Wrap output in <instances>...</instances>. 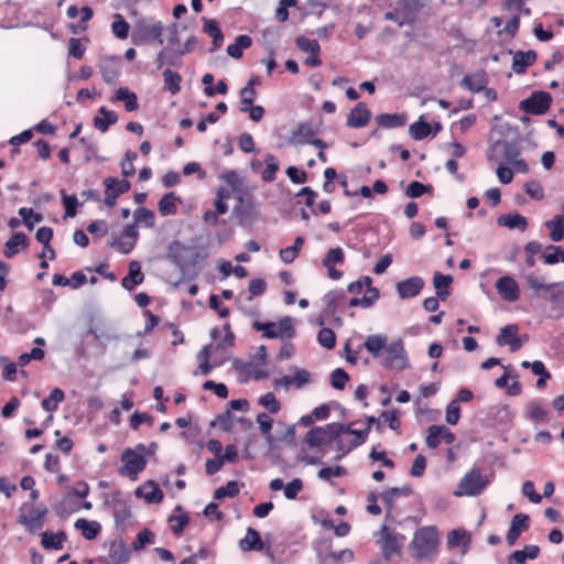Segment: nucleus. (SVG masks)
<instances>
[{
  "instance_id": "1",
  "label": "nucleus",
  "mask_w": 564,
  "mask_h": 564,
  "mask_svg": "<svg viewBox=\"0 0 564 564\" xmlns=\"http://www.w3.org/2000/svg\"><path fill=\"white\" fill-rule=\"evenodd\" d=\"M207 257V253L200 251L195 246H185L175 240L169 245L166 259L175 264L183 275L196 276L202 267L200 261Z\"/></svg>"
},
{
  "instance_id": "2",
  "label": "nucleus",
  "mask_w": 564,
  "mask_h": 564,
  "mask_svg": "<svg viewBox=\"0 0 564 564\" xmlns=\"http://www.w3.org/2000/svg\"><path fill=\"white\" fill-rule=\"evenodd\" d=\"M440 544V532L435 525H426L416 530L409 545L412 557L425 560L433 556Z\"/></svg>"
},
{
  "instance_id": "3",
  "label": "nucleus",
  "mask_w": 564,
  "mask_h": 564,
  "mask_svg": "<svg viewBox=\"0 0 564 564\" xmlns=\"http://www.w3.org/2000/svg\"><path fill=\"white\" fill-rule=\"evenodd\" d=\"M489 480L486 479L480 468H473L460 479L458 488L454 491V496H478L488 486Z\"/></svg>"
},
{
  "instance_id": "4",
  "label": "nucleus",
  "mask_w": 564,
  "mask_h": 564,
  "mask_svg": "<svg viewBox=\"0 0 564 564\" xmlns=\"http://www.w3.org/2000/svg\"><path fill=\"white\" fill-rule=\"evenodd\" d=\"M386 356L381 360V365L387 369L403 370L410 367L406 351L403 347L402 339H397L387 345Z\"/></svg>"
},
{
  "instance_id": "5",
  "label": "nucleus",
  "mask_w": 564,
  "mask_h": 564,
  "mask_svg": "<svg viewBox=\"0 0 564 564\" xmlns=\"http://www.w3.org/2000/svg\"><path fill=\"white\" fill-rule=\"evenodd\" d=\"M377 544L381 549L382 556L390 560L394 554L400 552L401 542L404 536L394 532L387 525H382L380 531L376 533Z\"/></svg>"
},
{
  "instance_id": "6",
  "label": "nucleus",
  "mask_w": 564,
  "mask_h": 564,
  "mask_svg": "<svg viewBox=\"0 0 564 564\" xmlns=\"http://www.w3.org/2000/svg\"><path fill=\"white\" fill-rule=\"evenodd\" d=\"M121 460L123 466L119 469V474L122 476H129L132 480H135L138 475L144 470L147 466L145 458L131 448H126L122 452Z\"/></svg>"
},
{
  "instance_id": "7",
  "label": "nucleus",
  "mask_w": 564,
  "mask_h": 564,
  "mask_svg": "<svg viewBox=\"0 0 564 564\" xmlns=\"http://www.w3.org/2000/svg\"><path fill=\"white\" fill-rule=\"evenodd\" d=\"M551 95L545 91H534L532 95L523 99L519 108L530 115H543L545 113L551 106Z\"/></svg>"
},
{
  "instance_id": "8",
  "label": "nucleus",
  "mask_w": 564,
  "mask_h": 564,
  "mask_svg": "<svg viewBox=\"0 0 564 564\" xmlns=\"http://www.w3.org/2000/svg\"><path fill=\"white\" fill-rule=\"evenodd\" d=\"M333 442H337V440L332 423L311 429L303 440V443L311 448L321 447Z\"/></svg>"
},
{
  "instance_id": "9",
  "label": "nucleus",
  "mask_w": 564,
  "mask_h": 564,
  "mask_svg": "<svg viewBox=\"0 0 564 564\" xmlns=\"http://www.w3.org/2000/svg\"><path fill=\"white\" fill-rule=\"evenodd\" d=\"M106 197L104 203L111 208L116 205L117 198L130 189V182L127 180H118L116 177H106L104 180Z\"/></svg>"
},
{
  "instance_id": "10",
  "label": "nucleus",
  "mask_w": 564,
  "mask_h": 564,
  "mask_svg": "<svg viewBox=\"0 0 564 564\" xmlns=\"http://www.w3.org/2000/svg\"><path fill=\"white\" fill-rule=\"evenodd\" d=\"M495 288L500 297L509 303L517 302L520 299V288L518 282L510 275L499 278Z\"/></svg>"
},
{
  "instance_id": "11",
  "label": "nucleus",
  "mask_w": 564,
  "mask_h": 564,
  "mask_svg": "<svg viewBox=\"0 0 564 564\" xmlns=\"http://www.w3.org/2000/svg\"><path fill=\"white\" fill-rule=\"evenodd\" d=\"M528 289L531 291L533 297H546L552 291L554 283H545L543 278L538 276L531 272L523 276Z\"/></svg>"
},
{
  "instance_id": "12",
  "label": "nucleus",
  "mask_w": 564,
  "mask_h": 564,
  "mask_svg": "<svg viewBox=\"0 0 564 564\" xmlns=\"http://www.w3.org/2000/svg\"><path fill=\"white\" fill-rule=\"evenodd\" d=\"M267 338H293L295 330L293 326V318L285 316L278 323H273V326L269 328V332L263 333Z\"/></svg>"
},
{
  "instance_id": "13",
  "label": "nucleus",
  "mask_w": 564,
  "mask_h": 564,
  "mask_svg": "<svg viewBox=\"0 0 564 564\" xmlns=\"http://www.w3.org/2000/svg\"><path fill=\"white\" fill-rule=\"evenodd\" d=\"M345 254L341 248H332L327 251L325 258L323 259V265L328 271V276L333 280H338L341 278L343 273L335 269L336 264H341L344 262Z\"/></svg>"
},
{
  "instance_id": "14",
  "label": "nucleus",
  "mask_w": 564,
  "mask_h": 564,
  "mask_svg": "<svg viewBox=\"0 0 564 564\" xmlns=\"http://www.w3.org/2000/svg\"><path fill=\"white\" fill-rule=\"evenodd\" d=\"M424 286V280L420 276H412L397 283L395 289L401 299L416 296Z\"/></svg>"
},
{
  "instance_id": "15",
  "label": "nucleus",
  "mask_w": 564,
  "mask_h": 564,
  "mask_svg": "<svg viewBox=\"0 0 564 564\" xmlns=\"http://www.w3.org/2000/svg\"><path fill=\"white\" fill-rule=\"evenodd\" d=\"M371 118V111L367 108L366 104L358 102L349 112L347 117V127L362 128L368 124Z\"/></svg>"
},
{
  "instance_id": "16",
  "label": "nucleus",
  "mask_w": 564,
  "mask_h": 564,
  "mask_svg": "<svg viewBox=\"0 0 564 564\" xmlns=\"http://www.w3.org/2000/svg\"><path fill=\"white\" fill-rule=\"evenodd\" d=\"M518 335V326L514 324L507 325L500 329V334L498 335L496 343L499 346L509 345L510 350L512 352L519 350L522 346V341L519 339Z\"/></svg>"
},
{
  "instance_id": "17",
  "label": "nucleus",
  "mask_w": 564,
  "mask_h": 564,
  "mask_svg": "<svg viewBox=\"0 0 564 564\" xmlns=\"http://www.w3.org/2000/svg\"><path fill=\"white\" fill-rule=\"evenodd\" d=\"M551 304L555 318L564 316V282H555L552 291L545 297Z\"/></svg>"
},
{
  "instance_id": "18",
  "label": "nucleus",
  "mask_w": 564,
  "mask_h": 564,
  "mask_svg": "<svg viewBox=\"0 0 564 564\" xmlns=\"http://www.w3.org/2000/svg\"><path fill=\"white\" fill-rule=\"evenodd\" d=\"M316 130L308 122H302L299 127L291 133L288 142L292 145H302L308 144L312 141L313 137L316 135Z\"/></svg>"
},
{
  "instance_id": "19",
  "label": "nucleus",
  "mask_w": 564,
  "mask_h": 564,
  "mask_svg": "<svg viewBox=\"0 0 564 564\" xmlns=\"http://www.w3.org/2000/svg\"><path fill=\"white\" fill-rule=\"evenodd\" d=\"M310 382V372L305 369H296L294 376H284L274 380V387H284L289 389L291 384H294L297 389H301L304 384Z\"/></svg>"
},
{
  "instance_id": "20",
  "label": "nucleus",
  "mask_w": 564,
  "mask_h": 564,
  "mask_svg": "<svg viewBox=\"0 0 564 564\" xmlns=\"http://www.w3.org/2000/svg\"><path fill=\"white\" fill-rule=\"evenodd\" d=\"M529 517L523 513H518L512 518L510 529L506 536L510 546L516 543L521 532L529 528Z\"/></svg>"
},
{
  "instance_id": "21",
  "label": "nucleus",
  "mask_w": 564,
  "mask_h": 564,
  "mask_svg": "<svg viewBox=\"0 0 564 564\" xmlns=\"http://www.w3.org/2000/svg\"><path fill=\"white\" fill-rule=\"evenodd\" d=\"M412 494V488L410 486L403 487H392L381 494V500L383 501L387 513L390 516L393 509L394 501L400 497H408Z\"/></svg>"
},
{
  "instance_id": "22",
  "label": "nucleus",
  "mask_w": 564,
  "mask_h": 564,
  "mask_svg": "<svg viewBox=\"0 0 564 564\" xmlns=\"http://www.w3.org/2000/svg\"><path fill=\"white\" fill-rule=\"evenodd\" d=\"M108 556L115 564H124L131 556L130 550L122 540L109 543Z\"/></svg>"
},
{
  "instance_id": "23",
  "label": "nucleus",
  "mask_w": 564,
  "mask_h": 564,
  "mask_svg": "<svg viewBox=\"0 0 564 564\" xmlns=\"http://www.w3.org/2000/svg\"><path fill=\"white\" fill-rule=\"evenodd\" d=\"M263 546L260 533L253 528H248L246 536L239 541V547L243 552L261 551Z\"/></svg>"
},
{
  "instance_id": "24",
  "label": "nucleus",
  "mask_w": 564,
  "mask_h": 564,
  "mask_svg": "<svg viewBox=\"0 0 564 564\" xmlns=\"http://www.w3.org/2000/svg\"><path fill=\"white\" fill-rule=\"evenodd\" d=\"M135 496L142 497L147 503H158L163 499V491L154 481H148L143 488L135 490Z\"/></svg>"
},
{
  "instance_id": "25",
  "label": "nucleus",
  "mask_w": 564,
  "mask_h": 564,
  "mask_svg": "<svg viewBox=\"0 0 564 564\" xmlns=\"http://www.w3.org/2000/svg\"><path fill=\"white\" fill-rule=\"evenodd\" d=\"M144 275L141 271V265L138 261H131L129 263V273L121 280V285L131 291L135 285L143 282Z\"/></svg>"
},
{
  "instance_id": "26",
  "label": "nucleus",
  "mask_w": 564,
  "mask_h": 564,
  "mask_svg": "<svg viewBox=\"0 0 564 564\" xmlns=\"http://www.w3.org/2000/svg\"><path fill=\"white\" fill-rule=\"evenodd\" d=\"M538 545H525L522 550H517L509 555L508 564H525L527 560H534L539 556Z\"/></svg>"
},
{
  "instance_id": "27",
  "label": "nucleus",
  "mask_w": 564,
  "mask_h": 564,
  "mask_svg": "<svg viewBox=\"0 0 564 564\" xmlns=\"http://www.w3.org/2000/svg\"><path fill=\"white\" fill-rule=\"evenodd\" d=\"M536 59V53L532 50L522 52L518 51L513 55L512 69L517 74H521L525 68L534 63Z\"/></svg>"
},
{
  "instance_id": "28",
  "label": "nucleus",
  "mask_w": 564,
  "mask_h": 564,
  "mask_svg": "<svg viewBox=\"0 0 564 564\" xmlns=\"http://www.w3.org/2000/svg\"><path fill=\"white\" fill-rule=\"evenodd\" d=\"M387 345L388 337L381 334L369 335L364 343V347L373 358L379 357L381 350L386 349Z\"/></svg>"
},
{
  "instance_id": "29",
  "label": "nucleus",
  "mask_w": 564,
  "mask_h": 564,
  "mask_svg": "<svg viewBox=\"0 0 564 564\" xmlns=\"http://www.w3.org/2000/svg\"><path fill=\"white\" fill-rule=\"evenodd\" d=\"M497 224L501 227H508L509 229L518 228L521 231H524L528 227V221L525 217L522 215L514 214H505L498 217Z\"/></svg>"
},
{
  "instance_id": "30",
  "label": "nucleus",
  "mask_w": 564,
  "mask_h": 564,
  "mask_svg": "<svg viewBox=\"0 0 564 564\" xmlns=\"http://www.w3.org/2000/svg\"><path fill=\"white\" fill-rule=\"evenodd\" d=\"M178 203H181V199L174 193H166L158 203L159 213L162 216L175 215Z\"/></svg>"
},
{
  "instance_id": "31",
  "label": "nucleus",
  "mask_w": 564,
  "mask_h": 564,
  "mask_svg": "<svg viewBox=\"0 0 564 564\" xmlns=\"http://www.w3.org/2000/svg\"><path fill=\"white\" fill-rule=\"evenodd\" d=\"M99 67L102 78L107 84L113 83L119 75L120 66L119 61L116 58L109 57L104 59Z\"/></svg>"
},
{
  "instance_id": "32",
  "label": "nucleus",
  "mask_w": 564,
  "mask_h": 564,
  "mask_svg": "<svg viewBox=\"0 0 564 564\" xmlns=\"http://www.w3.org/2000/svg\"><path fill=\"white\" fill-rule=\"evenodd\" d=\"M99 113L102 116L94 118V127L100 132H106L111 124H115L118 120V116L115 111L108 110L106 107H100Z\"/></svg>"
},
{
  "instance_id": "33",
  "label": "nucleus",
  "mask_w": 564,
  "mask_h": 564,
  "mask_svg": "<svg viewBox=\"0 0 564 564\" xmlns=\"http://www.w3.org/2000/svg\"><path fill=\"white\" fill-rule=\"evenodd\" d=\"M74 527L82 531V534L87 540H94L100 532L101 525L97 521H88L84 518L77 519Z\"/></svg>"
},
{
  "instance_id": "34",
  "label": "nucleus",
  "mask_w": 564,
  "mask_h": 564,
  "mask_svg": "<svg viewBox=\"0 0 564 564\" xmlns=\"http://www.w3.org/2000/svg\"><path fill=\"white\" fill-rule=\"evenodd\" d=\"M175 512H180L181 514H173L169 518L167 521L173 534L178 536L182 534L185 527L188 524L189 518L186 513L183 512L182 506H176Z\"/></svg>"
},
{
  "instance_id": "35",
  "label": "nucleus",
  "mask_w": 564,
  "mask_h": 564,
  "mask_svg": "<svg viewBox=\"0 0 564 564\" xmlns=\"http://www.w3.org/2000/svg\"><path fill=\"white\" fill-rule=\"evenodd\" d=\"M112 100H120L124 102L127 111L131 112L138 109V97L134 93L130 91L128 87H120Z\"/></svg>"
},
{
  "instance_id": "36",
  "label": "nucleus",
  "mask_w": 564,
  "mask_h": 564,
  "mask_svg": "<svg viewBox=\"0 0 564 564\" xmlns=\"http://www.w3.org/2000/svg\"><path fill=\"white\" fill-rule=\"evenodd\" d=\"M28 245V238L23 232H17L10 237L6 242L4 256L12 258L19 252V247L25 248Z\"/></svg>"
},
{
  "instance_id": "37",
  "label": "nucleus",
  "mask_w": 564,
  "mask_h": 564,
  "mask_svg": "<svg viewBox=\"0 0 564 564\" xmlns=\"http://www.w3.org/2000/svg\"><path fill=\"white\" fill-rule=\"evenodd\" d=\"M453 279L451 275H443L440 272H435L433 276V285L436 291L437 297L441 300H446L449 295L448 286L452 283Z\"/></svg>"
},
{
  "instance_id": "38",
  "label": "nucleus",
  "mask_w": 564,
  "mask_h": 564,
  "mask_svg": "<svg viewBox=\"0 0 564 564\" xmlns=\"http://www.w3.org/2000/svg\"><path fill=\"white\" fill-rule=\"evenodd\" d=\"M252 40L249 35H238L234 44L227 46V54L232 58H240L242 56V50L250 47Z\"/></svg>"
},
{
  "instance_id": "39",
  "label": "nucleus",
  "mask_w": 564,
  "mask_h": 564,
  "mask_svg": "<svg viewBox=\"0 0 564 564\" xmlns=\"http://www.w3.org/2000/svg\"><path fill=\"white\" fill-rule=\"evenodd\" d=\"M113 517L116 528L123 530L126 521L131 517L130 506L122 500H119L113 508Z\"/></svg>"
},
{
  "instance_id": "40",
  "label": "nucleus",
  "mask_w": 564,
  "mask_h": 564,
  "mask_svg": "<svg viewBox=\"0 0 564 564\" xmlns=\"http://www.w3.org/2000/svg\"><path fill=\"white\" fill-rule=\"evenodd\" d=\"M378 124L386 129L403 127L405 124V116L398 113H381L376 118Z\"/></svg>"
},
{
  "instance_id": "41",
  "label": "nucleus",
  "mask_w": 564,
  "mask_h": 564,
  "mask_svg": "<svg viewBox=\"0 0 564 564\" xmlns=\"http://www.w3.org/2000/svg\"><path fill=\"white\" fill-rule=\"evenodd\" d=\"M66 540V534L63 531L57 533L53 532H43L42 533V546L44 549H54L61 550L63 547V542Z\"/></svg>"
},
{
  "instance_id": "42",
  "label": "nucleus",
  "mask_w": 564,
  "mask_h": 564,
  "mask_svg": "<svg viewBox=\"0 0 564 564\" xmlns=\"http://www.w3.org/2000/svg\"><path fill=\"white\" fill-rule=\"evenodd\" d=\"M545 226L551 229L550 239L558 242L564 238V216L557 215L554 219L547 220Z\"/></svg>"
},
{
  "instance_id": "43",
  "label": "nucleus",
  "mask_w": 564,
  "mask_h": 564,
  "mask_svg": "<svg viewBox=\"0 0 564 564\" xmlns=\"http://www.w3.org/2000/svg\"><path fill=\"white\" fill-rule=\"evenodd\" d=\"M545 264H556L564 262V249L560 246L549 245L546 251L542 253Z\"/></svg>"
},
{
  "instance_id": "44",
  "label": "nucleus",
  "mask_w": 564,
  "mask_h": 564,
  "mask_svg": "<svg viewBox=\"0 0 564 564\" xmlns=\"http://www.w3.org/2000/svg\"><path fill=\"white\" fill-rule=\"evenodd\" d=\"M164 78V88L167 89L172 95H176L181 90V80L182 77L178 73L173 72L170 68H166L163 72Z\"/></svg>"
},
{
  "instance_id": "45",
  "label": "nucleus",
  "mask_w": 564,
  "mask_h": 564,
  "mask_svg": "<svg viewBox=\"0 0 564 564\" xmlns=\"http://www.w3.org/2000/svg\"><path fill=\"white\" fill-rule=\"evenodd\" d=\"M65 394L62 389L54 388L50 395L42 400V408L47 412H53L58 408V404L64 400Z\"/></svg>"
},
{
  "instance_id": "46",
  "label": "nucleus",
  "mask_w": 564,
  "mask_h": 564,
  "mask_svg": "<svg viewBox=\"0 0 564 564\" xmlns=\"http://www.w3.org/2000/svg\"><path fill=\"white\" fill-rule=\"evenodd\" d=\"M135 243L137 242L131 239H124L122 237L118 238L113 234L110 236L109 241H108V246L110 248H113L123 254L130 253L133 250Z\"/></svg>"
},
{
  "instance_id": "47",
  "label": "nucleus",
  "mask_w": 564,
  "mask_h": 564,
  "mask_svg": "<svg viewBox=\"0 0 564 564\" xmlns=\"http://www.w3.org/2000/svg\"><path fill=\"white\" fill-rule=\"evenodd\" d=\"M346 295L343 290H334L329 291L324 296V302L326 304V312L327 314H335L337 306L340 302L345 300Z\"/></svg>"
},
{
  "instance_id": "48",
  "label": "nucleus",
  "mask_w": 564,
  "mask_h": 564,
  "mask_svg": "<svg viewBox=\"0 0 564 564\" xmlns=\"http://www.w3.org/2000/svg\"><path fill=\"white\" fill-rule=\"evenodd\" d=\"M53 237V230L50 227H41L35 234L36 240L44 246V251H48V258L53 260L55 258V251L50 246V241Z\"/></svg>"
},
{
  "instance_id": "49",
  "label": "nucleus",
  "mask_w": 564,
  "mask_h": 564,
  "mask_svg": "<svg viewBox=\"0 0 564 564\" xmlns=\"http://www.w3.org/2000/svg\"><path fill=\"white\" fill-rule=\"evenodd\" d=\"M113 18L115 21L111 24V31L113 35L120 40L127 39L130 30L129 23L123 19V17L120 13H116Z\"/></svg>"
},
{
  "instance_id": "50",
  "label": "nucleus",
  "mask_w": 564,
  "mask_h": 564,
  "mask_svg": "<svg viewBox=\"0 0 564 564\" xmlns=\"http://www.w3.org/2000/svg\"><path fill=\"white\" fill-rule=\"evenodd\" d=\"M409 133L414 140H423L431 133V126L421 117L419 121L409 127Z\"/></svg>"
},
{
  "instance_id": "51",
  "label": "nucleus",
  "mask_w": 564,
  "mask_h": 564,
  "mask_svg": "<svg viewBox=\"0 0 564 564\" xmlns=\"http://www.w3.org/2000/svg\"><path fill=\"white\" fill-rule=\"evenodd\" d=\"M265 169L262 172V180L264 182H272L275 180V174L279 171V163L273 154H267L265 156Z\"/></svg>"
},
{
  "instance_id": "52",
  "label": "nucleus",
  "mask_w": 564,
  "mask_h": 564,
  "mask_svg": "<svg viewBox=\"0 0 564 564\" xmlns=\"http://www.w3.org/2000/svg\"><path fill=\"white\" fill-rule=\"evenodd\" d=\"M495 147H502V156L506 162L513 164L519 159L520 150L516 144L506 141H498Z\"/></svg>"
},
{
  "instance_id": "53",
  "label": "nucleus",
  "mask_w": 564,
  "mask_h": 564,
  "mask_svg": "<svg viewBox=\"0 0 564 564\" xmlns=\"http://www.w3.org/2000/svg\"><path fill=\"white\" fill-rule=\"evenodd\" d=\"M486 80L482 74L467 75L463 78L462 85L473 93H479L485 87Z\"/></svg>"
},
{
  "instance_id": "54",
  "label": "nucleus",
  "mask_w": 564,
  "mask_h": 564,
  "mask_svg": "<svg viewBox=\"0 0 564 564\" xmlns=\"http://www.w3.org/2000/svg\"><path fill=\"white\" fill-rule=\"evenodd\" d=\"M135 223L144 225L148 228H152L155 225V216L152 210L140 207L133 213Z\"/></svg>"
},
{
  "instance_id": "55",
  "label": "nucleus",
  "mask_w": 564,
  "mask_h": 564,
  "mask_svg": "<svg viewBox=\"0 0 564 564\" xmlns=\"http://www.w3.org/2000/svg\"><path fill=\"white\" fill-rule=\"evenodd\" d=\"M155 534L149 530L143 529L138 534L135 540L132 542V549L134 551H141L147 544L154 543Z\"/></svg>"
},
{
  "instance_id": "56",
  "label": "nucleus",
  "mask_w": 564,
  "mask_h": 564,
  "mask_svg": "<svg viewBox=\"0 0 564 564\" xmlns=\"http://www.w3.org/2000/svg\"><path fill=\"white\" fill-rule=\"evenodd\" d=\"M318 558L322 563H325L328 558H332L334 561H352L354 553L349 549H345L341 551L329 550L327 553L319 554Z\"/></svg>"
},
{
  "instance_id": "57",
  "label": "nucleus",
  "mask_w": 564,
  "mask_h": 564,
  "mask_svg": "<svg viewBox=\"0 0 564 564\" xmlns=\"http://www.w3.org/2000/svg\"><path fill=\"white\" fill-rule=\"evenodd\" d=\"M239 494V485L237 481L231 480L226 484V486H221L217 488L214 492L215 499H224L226 497L234 498Z\"/></svg>"
},
{
  "instance_id": "58",
  "label": "nucleus",
  "mask_w": 564,
  "mask_h": 564,
  "mask_svg": "<svg viewBox=\"0 0 564 564\" xmlns=\"http://www.w3.org/2000/svg\"><path fill=\"white\" fill-rule=\"evenodd\" d=\"M19 215L23 218L24 225L29 230L34 228V225L41 223L43 216L39 213H34L32 208L21 207L19 209Z\"/></svg>"
},
{
  "instance_id": "59",
  "label": "nucleus",
  "mask_w": 564,
  "mask_h": 564,
  "mask_svg": "<svg viewBox=\"0 0 564 564\" xmlns=\"http://www.w3.org/2000/svg\"><path fill=\"white\" fill-rule=\"evenodd\" d=\"M469 542V535L465 530L455 529L447 534V544L449 547H456L460 544H467Z\"/></svg>"
},
{
  "instance_id": "60",
  "label": "nucleus",
  "mask_w": 564,
  "mask_h": 564,
  "mask_svg": "<svg viewBox=\"0 0 564 564\" xmlns=\"http://www.w3.org/2000/svg\"><path fill=\"white\" fill-rule=\"evenodd\" d=\"M45 513L46 509L35 510L24 518L23 523L28 525L31 531L40 530L43 525Z\"/></svg>"
},
{
  "instance_id": "61",
  "label": "nucleus",
  "mask_w": 564,
  "mask_h": 564,
  "mask_svg": "<svg viewBox=\"0 0 564 564\" xmlns=\"http://www.w3.org/2000/svg\"><path fill=\"white\" fill-rule=\"evenodd\" d=\"M258 403L273 414L278 413L281 409L279 400L272 392H268L261 395L258 400Z\"/></svg>"
},
{
  "instance_id": "62",
  "label": "nucleus",
  "mask_w": 564,
  "mask_h": 564,
  "mask_svg": "<svg viewBox=\"0 0 564 564\" xmlns=\"http://www.w3.org/2000/svg\"><path fill=\"white\" fill-rule=\"evenodd\" d=\"M317 341L321 346L333 349L336 346V336L330 328H322L317 334Z\"/></svg>"
},
{
  "instance_id": "63",
  "label": "nucleus",
  "mask_w": 564,
  "mask_h": 564,
  "mask_svg": "<svg viewBox=\"0 0 564 564\" xmlns=\"http://www.w3.org/2000/svg\"><path fill=\"white\" fill-rule=\"evenodd\" d=\"M295 42L297 47L303 52H308L313 55H317L319 53L321 46L316 40L299 36Z\"/></svg>"
},
{
  "instance_id": "64",
  "label": "nucleus",
  "mask_w": 564,
  "mask_h": 564,
  "mask_svg": "<svg viewBox=\"0 0 564 564\" xmlns=\"http://www.w3.org/2000/svg\"><path fill=\"white\" fill-rule=\"evenodd\" d=\"M348 380L349 376L344 369L337 368L330 373V384L336 390H343Z\"/></svg>"
}]
</instances>
